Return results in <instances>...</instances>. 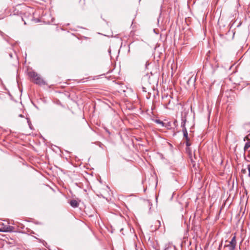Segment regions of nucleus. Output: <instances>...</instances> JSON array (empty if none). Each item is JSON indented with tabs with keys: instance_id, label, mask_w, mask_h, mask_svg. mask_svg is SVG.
I'll return each instance as SVG.
<instances>
[{
	"instance_id": "obj_4",
	"label": "nucleus",
	"mask_w": 250,
	"mask_h": 250,
	"mask_svg": "<svg viewBox=\"0 0 250 250\" xmlns=\"http://www.w3.org/2000/svg\"><path fill=\"white\" fill-rule=\"evenodd\" d=\"M14 228L11 226H7L0 229V231L3 232H12L14 230Z\"/></svg>"
},
{
	"instance_id": "obj_14",
	"label": "nucleus",
	"mask_w": 250,
	"mask_h": 250,
	"mask_svg": "<svg viewBox=\"0 0 250 250\" xmlns=\"http://www.w3.org/2000/svg\"><path fill=\"white\" fill-rule=\"evenodd\" d=\"M28 125H29L30 127L31 128V126H30V122L28 121Z\"/></svg>"
},
{
	"instance_id": "obj_3",
	"label": "nucleus",
	"mask_w": 250,
	"mask_h": 250,
	"mask_svg": "<svg viewBox=\"0 0 250 250\" xmlns=\"http://www.w3.org/2000/svg\"><path fill=\"white\" fill-rule=\"evenodd\" d=\"M185 123H186L185 122L183 121L182 123L181 126L183 128L182 131L183 132L184 137L187 141H188V133L187 130L185 127Z\"/></svg>"
},
{
	"instance_id": "obj_1",
	"label": "nucleus",
	"mask_w": 250,
	"mask_h": 250,
	"mask_svg": "<svg viewBox=\"0 0 250 250\" xmlns=\"http://www.w3.org/2000/svg\"><path fill=\"white\" fill-rule=\"evenodd\" d=\"M29 77L32 81L37 84H44L45 82L41 76L34 71H30L28 73Z\"/></svg>"
},
{
	"instance_id": "obj_9",
	"label": "nucleus",
	"mask_w": 250,
	"mask_h": 250,
	"mask_svg": "<svg viewBox=\"0 0 250 250\" xmlns=\"http://www.w3.org/2000/svg\"><path fill=\"white\" fill-rule=\"evenodd\" d=\"M196 80V78L195 77H194V78H192V77H191L190 79H188V81L187 83H188V84H189V82L190 81H193L194 82H195Z\"/></svg>"
},
{
	"instance_id": "obj_12",
	"label": "nucleus",
	"mask_w": 250,
	"mask_h": 250,
	"mask_svg": "<svg viewBox=\"0 0 250 250\" xmlns=\"http://www.w3.org/2000/svg\"><path fill=\"white\" fill-rule=\"evenodd\" d=\"M246 139L249 140L248 136H246V137H245V138H244V141H245Z\"/></svg>"
},
{
	"instance_id": "obj_5",
	"label": "nucleus",
	"mask_w": 250,
	"mask_h": 250,
	"mask_svg": "<svg viewBox=\"0 0 250 250\" xmlns=\"http://www.w3.org/2000/svg\"><path fill=\"white\" fill-rule=\"evenodd\" d=\"M70 205L73 208H77L79 206L78 202L75 200H72L70 202Z\"/></svg>"
},
{
	"instance_id": "obj_8",
	"label": "nucleus",
	"mask_w": 250,
	"mask_h": 250,
	"mask_svg": "<svg viewBox=\"0 0 250 250\" xmlns=\"http://www.w3.org/2000/svg\"><path fill=\"white\" fill-rule=\"evenodd\" d=\"M245 159L247 162H250V150L249 151L248 155L245 157Z\"/></svg>"
},
{
	"instance_id": "obj_13",
	"label": "nucleus",
	"mask_w": 250,
	"mask_h": 250,
	"mask_svg": "<svg viewBox=\"0 0 250 250\" xmlns=\"http://www.w3.org/2000/svg\"><path fill=\"white\" fill-rule=\"evenodd\" d=\"M186 145H187V146H189V145H189V144L188 143V141H187V142Z\"/></svg>"
},
{
	"instance_id": "obj_2",
	"label": "nucleus",
	"mask_w": 250,
	"mask_h": 250,
	"mask_svg": "<svg viewBox=\"0 0 250 250\" xmlns=\"http://www.w3.org/2000/svg\"><path fill=\"white\" fill-rule=\"evenodd\" d=\"M236 246V236L234 235L231 239V241L229 242V244L225 245V248H226L228 250H234Z\"/></svg>"
},
{
	"instance_id": "obj_10",
	"label": "nucleus",
	"mask_w": 250,
	"mask_h": 250,
	"mask_svg": "<svg viewBox=\"0 0 250 250\" xmlns=\"http://www.w3.org/2000/svg\"><path fill=\"white\" fill-rule=\"evenodd\" d=\"M156 122L158 124H161L163 126L164 125V123L162 121H160V120H157L156 121Z\"/></svg>"
},
{
	"instance_id": "obj_16",
	"label": "nucleus",
	"mask_w": 250,
	"mask_h": 250,
	"mask_svg": "<svg viewBox=\"0 0 250 250\" xmlns=\"http://www.w3.org/2000/svg\"><path fill=\"white\" fill-rule=\"evenodd\" d=\"M158 223H159V224H160V222L159 221H157Z\"/></svg>"
},
{
	"instance_id": "obj_11",
	"label": "nucleus",
	"mask_w": 250,
	"mask_h": 250,
	"mask_svg": "<svg viewBox=\"0 0 250 250\" xmlns=\"http://www.w3.org/2000/svg\"><path fill=\"white\" fill-rule=\"evenodd\" d=\"M248 169L249 171V176L250 177V165L248 166Z\"/></svg>"
},
{
	"instance_id": "obj_15",
	"label": "nucleus",
	"mask_w": 250,
	"mask_h": 250,
	"mask_svg": "<svg viewBox=\"0 0 250 250\" xmlns=\"http://www.w3.org/2000/svg\"><path fill=\"white\" fill-rule=\"evenodd\" d=\"M19 117H23V115L22 114H20Z\"/></svg>"
},
{
	"instance_id": "obj_7",
	"label": "nucleus",
	"mask_w": 250,
	"mask_h": 250,
	"mask_svg": "<svg viewBox=\"0 0 250 250\" xmlns=\"http://www.w3.org/2000/svg\"><path fill=\"white\" fill-rule=\"evenodd\" d=\"M250 147V141L246 143L245 146H244V151H246Z\"/></svg>"
},
{
	"instance_id": "obj_6",
	"label": "nucleus",
	"mask_w": 250,
	"mask_h": 250,
	"mask_svg": "<svg viewBox=\"0 0 250 250\" xmlns=\"http://www.w3.org/2000/svg\"><path fill=\"white\" fill-rule=\"evenodd\" d=\"M171 101L170 99H168V102L167 103L165 104V106L166 108L167 109H172L173 107V105H171Z\"/></svg>"
}]
</instances>
